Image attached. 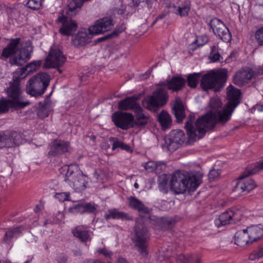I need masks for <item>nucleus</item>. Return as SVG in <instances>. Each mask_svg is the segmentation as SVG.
<instances>
[{"instance_id":"obj_19","label":"nucleus","mask_w":263,"mask_h":263,"mask_svg":"<svg viewBox=\"0 0 263 263\" xmlns=\"http://www.w3.org/2000/svg\"><path fill=\"white\" fill-rule=\"evenodd\" d=\"M238 220V218L236 217V214L234 211L229 210L221 214L218 218L215 219V223L217 227H220L235 222Z\"/></svg>"},{"instance_id":"obj_45","label":"nucleus","mask_w":263,"mask_h":263,"mask_svg":"<svg viewBox=\"0 0 263 263\" xmlns=\"http://www.w3.org/2000/svg\"><path fill=\"white\" fill-rule=\"evenodd\" d=\"M84 213L96 214L98 206L91 203L84 202Z\"/></svg>"},{"instance_id":"obj_55","label":"nucleus","mask_w":263,"mask_h":263,"mask_svg":"<svg viewBox=\"0 0 263 263\" xmlns=\"http://www.w3.org/2000/svg\"><path fill=\"white\" fill-rule=\"evenodd\" d=\"M208 41V38L206 35H201L199 36L197 40V43L198 46H201L206 43Z\"/></svg>"},{"instance_id":"obj_30","label":"nucleus","mask_w":263,"mask_h":263,"mask_svg":"<svg viewBox=\"0 0 263 263\" xmlns=\"http://www.w3.org/2000/svg\"><path fill=\"white\" fill-rule=\"evenodd\" d=\"M51 111L50 104L47 103H39L36 111L37 116L44 119L49 116Z\"/></svg>"},{"instance_id":"obj_5","label":"nucleus","mask_w":263,"mask_h":263,"mask_svg":"<svg viewBox=\"0 0 263 263\" xmlns=\"http://www.w3.org/2000/svg\"><path fill=\"white\" fill-rule=\"evenodd\" d=\"M50 82V77L46 73H39L32 77L26 86V92L32 96L43 95Z\"/></svg>"},{"instance_id":"obj_12","label":"nucleus","mask_w":263,"mask_h":263,"mask_svg":"<svg viewBox=\"0 0 263 263\" xmlns=\"http://www.w3.org/2000/svg\"><path fill=\"white\" fill-rule=\"evenodd\" d=\"M258 73L253 69L247 68L237 71L233 77V82L236 85L242 87L248 84L250 80L256 78Z\"/></svg>"},{"instance_id":"obj_58","label":"nucleus","mask_w":263,"mask_h":263,"mask_svg":"<svg viewBox=\"0 0 263 263\" xmlns=\"http://www.w3.org/2000/svg\"><path fill=\"white\" fill-rule=\"evenodd\" d=\"M256 108L260 111H263V104L256 105Z\"/></svg>"},{"instance_id":"obj_28","label":"nucleus","mask_w":263,"mask_h":263,"mask_svg":"<svg viewBox=\"0 0 263 263\" xmlns=\"http://www.w3.org/2000/svg\"><path fill=\"white\" fill-rule=\"evenodd\" d=\"M252 242L261 239L263 237V228L259 226H253L246 229Z\"/></svg>"},{"instance_id":"obj_9","label":"nucleus","mask_w":263,"mask_h":263,"mask_svg":"<svg viewBox=\"0 0 263 263\" xmlns=\"http://www.w3.org/2000/svg\"><path fill=\"white\" fill-rule=\"evenodd\" d=\"M185 140V135L183 130L176 129L172 130L165 139V144L170 152L177 149Z\"/></svg>"},{"instance_id":"obj_50","label":"nucleus","mask_w":263,"mask_h":263,"mask_svg":"<svg viewBox=\"0 0 263 263\" xmlns=\"http://www.w3.org/2000/svg\"><path fill=\"white\" fill-rule=\"evenodd\" d=\"M220 171L219 170L213 169L211 170L208 175L209 180L212 181L217 179L220 175Z\"/></svg>"},{"instance_id":"obj_63","label":"nucleus","mask_w":263,"mask_h":263,"mask_svg":"<svg viewBox=\"0 0 263 263\" xmlns=\"http://www.w3.org/2000/svg\"><path fill=\"white\" fill-rule=\"evenodd\" d=\"M58 70L60 73L62 72V71L60 69H58Z\"/></svg>"},{"instance_id":"obj_3","label":"nucleus","mask_w":263,"mask_h":263,"mask_svg":"<svg viewBox=\"0 0 263 263\" xmlns=\"http://www.w3.org/2000/svg\"><path fill=\"white\" fill-rule=\"evenodd\" d=\"M202 177L200 173L189 174L185 172L176 171L172 175L171 190L178 194L186 191L193 192L201 183Z\"/></svg>"},{"instance_id":"obj_48","label":"nucleus","mask_w":263,"mask_h":263,"mask_svg":"<svg viewBox=\"0 0 263 263\" xmlns=\"http://www.w3.org/2000/svg\"><path fill=\"white\" fill-rule=\"evenodd\" d=\"M69 196L70 194L68 192L58 193L55 195V198L61 202L69 200Z\"/></svg>"},{"instance_id":"obj_22","label":"nucleus","mask_w":263,"mask_h":263,"mask_svg":"<svg viewBox=\"0 0 263 263\" xmlns=\"http://www.w3.org/2000/svg\"><path fill=\"white\" fill-rule=\"evenodd\" d=\"M104 217L106 220H108L109 219L129 221L133 220L132 216L129 215L126 213L121 212L117 209L109 210L107 213L105 215Z\"/></svg>"},{"instance_id":"obj_51","label":"nucleus","mask_w":263,"mask_h":263,"mask_svg":"<svg viewBox=\"0 0 263 263\" xmlns=\"http://www.w3.org/2000/svg\"><path fill=\"white\" fill-rule=\"evenodd\" d=\"M192 255L185 256L184 255H180L177 257V261L180 263H191L192 262Z\"/></svg>"},{"instance_id":"obj_25","label":"nucleus","mask_w":263,"mask_h":263,"mask_svg":"<svg viewBox=\"0 0 263 263\" xmlns=\"http://www.w3.org/2000/svg\"><path fill=\"white\" fill-rule=\"evenodd\" d=\"M246 229L239 231L235 235V243L239 246H245L252 243Z\"/></svg>"},{"instance_id":"obj_53","label":"nucleus","mask_w":263,"mask_h":263,"mask_svg":"<svg viewBox=\"0 0 263 263\" xmlns=\"http://www.w3.org/2000/svg\"><path fill=\"white\" fill-rule=\"evenodd\" d=\"M97 252L103 255L106 258H111L113 255V253L111 251H109L105 248L99 249L97 250Z\"/></svg>"},{"instance_id":"obj_33","label":"nucleus","mask_w":263,"mask_h":263,"mask_svg":"<svg viewBox=\"0 0 263 263\" xmlns=\"http://www.w3.org/2000/svg\"><path fill=\"white\" fill-rule=\"evenodd\" d=\"M11 107L17 108V107L14 105L10 99H2L0 100V114L7 112Z\"/></svg>"},{"instance_id":"obj_36","label":"nucleus","mask_w":263,"mask_h":263,"mask_svg":"<svg viewBox=\"0 0 263 263\" xmlns=\"http://www.w3.org/2000/svg\"><path fill=\"white\" fill-rule=\"evenodd\" d=\"M200 78V73H193L190 74L187 78L188 85L192 88L196 87Z\"/></svg>"},{"instance_id":"obj_6","label":"nucleus","mask_w":263,"mask_h":263,"mask_svg":"<svg viewBox=\"0 0 263 263\" xmlns=\"http://www.w3.org/2000/svg\"><path fill=\"white\" fill-rule=\"evenodd\" d=\"M227 78L226 73L222 71H211L204 74L201 79V86L204 90L214 89L219 91Z\"/></svg>"},{"instance_id":"obj_61","label":"nucleus","mask_w":263,"mask_h":263,"mask_svg":"<svg viewBox=\"0 0 263 263\" xmlns=\"http://www.w3.org/2000/svg\"><path fill=\"white\" fill-rule=\"evenodd\" d=\"M2 135H1V133H0V148H2V145H3L2 144Z\"/></svg>"},{"instance_id":"obj_56","label":"nucleus","mask_w":263,"mask_h":263,"mask_svg":"<svg viewBox=\"0 0 263 263\" xmlns=\"http://www.w3.org/2000/svg\"><path fill=\"white\" fill-rule=\"evenodd\" d=\"M132 6L137 7L140 3L143 2L144 0H132Z\"/></svg>"},{"instance_id":"obj_24","label":"nucleus","mask_w":263,"mask_h":263,"mask_svg":"<svg viewBox=\"0 0 263 263\" xmlns=\"http://www.w3.org/2000/svg\"><path fill=\"white\" fill-rule=\"evenodd\" d=\"M86 228L85 226H78L72 230L73 236L78 238L81 241L86 242L91 240L90 232L88 230H83L82 229Z\"/></svg>"},{"instance_id":"obj_46","label":"nucleus","mask_w":263,"mask_h":263,"mask_svg":"<svg viewBox=\"0 0 263 263\" xmlns=\"http://www.w3.org/2000/svg\"><path fill=\"white\" fill-rule=\"evenodd\" d=\"M42 62L41 60L34 61L31 62L26 66V68L27 69V72L28 73L35 70L37 68L40 67V66L42 64Z\"/></svg>"},{"instance_id":"obj_59","label":"nucleus","mask_w":263,"mask_h":263,"mask_svg":"<svg viewBox=\"0 0 263 263\" xmlns=\"http://www.w3.org/2000/svg\"><path fill=\"white\" fill-rule=\"evenodd\" d=\"M192 257H193L192 258V261H193V260L195 259V261L196 263H201V261H200V260L199 258H195V257H193V256H192Z\"/></svg>"},{"instance_id":"obj_62","label":"nucleus","mask_w":263,"mask_h":263,"mask_svg":"<svg viewBox=\"0 0 263 263\" xmlns=\"http://www.w3.org/2000/svg\"><path fill=\"white\" fill-rule=\"evenodd\" d=\"M134 187L136 188V189H138L139 187V185L137 183H135L134 184Z\"/></svg>"},{"instance_id":"obj_31","label":"nucleus","mask_w":263,"mask_h":263,"mask_svg":"<svg viewBox=\"0 0 263 263\" xmlns=\"http://www.w3.org/2000/svg\"><path fill=\"white\" fill-rule=\"evenodd\" d=\"M158 121L164 128H168L172 124L170 115L165 111L162 110L158 115Z\"/></svg>"},{"instance_id":"obj_39","label":"nucleus","mask_w":263,"mask_h":263,"mask_svg":"<svg viewBox=\"0 0 263 263\" xmlns=\"http://www.w3.org/2000/svg\"><path fill=\"white\" fill-rule=\"evenodd\" d=\"M2 135V147H11L12 146V143L11 141V138L9 132L1 133Z\"/></svg>"},{"instance_id":"obj_47","label":"nucleus","mask_w":263,"mask_h":263,"mask_svg":"<svg viewBox=\"0 0 263 263\" xmlns=\"http://www.w3.org/2000/svg\"><path fill=\"white\" fill-rule=\"evenodd\" d=\"M190 10V5L186 4L179 6L178 8L177 13L181 16H186L188 15L189 12Z\"/></svg>"},{"instance_id":"obj_7","label":"nucleus","mask_w":263,"mask_h":263,"mask_svg":"<svg viewBox=\"0 0 263 263\" xmlns=\"http://www.w3.org/2000/svg\"><path fill=\"white\" fill-rule=\"evenodd\" d=\"M168 100V95L164 88H159L142 101V105L151 110L155 111L156 108L164 106Z\"/></svg>"},{"instance_id":"obj_21","label":"nucleus","mask_w":263,"mask_h":263,"mask_svg":"<svg viewBox=\"0 0 263 263\" xmlns=\"http://www.w3.org/2000/svg\"><path fill=\"white\" fill-rule=\"evenodd\" d=\"M138 98L136 96L126 97L124 100L120 101L118 103V107L120 110H135L139 105L137 103Z\"/></svg>"},{"instance_id":"obj_1","label":"nucleus","mask_w":263,"mask_h":263,"mask_svg":"<svg viewBox=\"0 0 263 263\" xmlns=\"http://www.w3.org/2000/svg\"><path fill=\"white\" fill-rule=\"evenodd\" d=\"M228 102L222 108L219 98L215 97L210 101L211 110L205 115L199 118L194 123L195 116L190 115L185 124L189 140L194 142L202 138L205 133L213 128L216 124L224 125L231 117L236 107L239 103L240 92L239 89L230 85L228 88Z\"/></svg>"},{"instance_id":"obj_49","label":"nucleus","mask_w":263,"mask_h":263,"mask_svg":"<svg viewBox=\"0 0 263 263\" xmlns=\"http://www.w3.org/2000/svg\"><path fill=\"white\" fill-rule=\"evenodd\" d=\"M255 39L258 44L263 46V27L258 29L255 34Z\"/></svg>"},{"instance_id":"obj_34","label":"nucleus","mask_w":263,"mask_h":263,"mask_svg":"<svg viewBox=\"0 0 263 263\" xmlns=\"http://www.w3.org/2000/svg\"><path fill=\"white\" fill-rule=\"evenodd\" d=\"M26 71L27 69L26 67L20 68L17 69L13 73V82L20 83V80L24 79L27 76V73H26Z\"/></svg>"},{"instance_id":"obj_52","label":"nucleus","mask_w":263,"mask_h":263,"mask_svg":"<svg viewBox=\"0 0 263 263\" xmlns=\"http://www.w3.org/2000/svg\"><path fill=\"white\" fill-rule=\"evenodd\" d=\"M157 164L156 162L154 161H148L146 163H145L144 164V167L145 169L149 172H152L154 171L157 167Z\"/></svg>"},{"instance_id":"obj_14","label":"nucleus","mask_w":263,"mask_h":263,"mask_svg":"<svg viewBox=\"0 0 263 263\" xmlns=\"http://www.w3.org/2000/svg\"><path fill=\"white\" fill-rule=\"evenodd\" d=\"M251 175L248 174L247 167L246 172L239 177V180L234 187V191L238 194H241L245 192L249 193L255 188L256 186L255 182L250 178H247L248 176Z\"/></svg>"},{"instance_id":"obj_35","label":"nucleus","mask_w":263,"mask_h":263,"mask_svg":"<svg viewBox=\"0 0 263 263\" xmlns=\"http://www.w3.org/2000/svg\"><path fill=\"white\" fill-rule=\"evenodd\" d=\"M11 141L12 143V146L19 145L23 141V135L20 132H9Z\"/></svg>"},{"instance_id":"obj_15","label":"nucleus","mask_w":263,"mask_h":263,"mask_svg":"<svg viewBox=\"0 0 263 263\" xmlns=\"http://www.w3.org/2000/svg\"><path fill=\"white\" fill-rule=\"evenodd\" d=\"M113 26L112 19L104 17L98 20L93 25L90 26L88 31L91 35L103 33L111 30Z\"/></svg>"},{"instance_id":"obj_64","label":"nucleus","mask_w":263,"mask_h":263,"mask_svg":"<svg viewBox=\"0 0 263 263\" xmlns=\"http://www.w3.org/2000/svg\"><path fill=\"white\" fill-rule=\"evenodd\" d=\"M29 262V261L28 260H27L24 263H28Z\"/></svg>"},{"instance_id":"obj_10","label":"nucleus","mask_w":263,"mask_h":263,"mask_svg":"<svg viewBox=\"0 0 263 263\" xmlns=\"http://www.w3.org/2000/svg\"><path fill=\"white\" fill-rule=\"evenodd\" d=\"M209 25L214 33L223 42L228 43L231 41L232 36L230 31L221 20L214 18L210 21Z\"/></svg>"},{"instance_id":"obj_4","label":"nucleus","mask_w":263,"mask_h":263,"mask_svg":"<svg viewBox=\"0 0 263 263\" xmlns=\"http://www.w3.org/2000/svg\"><path fill=\"white\" fill-rule=\"evenodd\" d=\"M64 181L77 191L84 190L88 185V177L77 166L65 165L61 168Z\"/></svg>"},{"instance_id":"obj_41","label":"nucleus","mask_w":263,"mask_h":263,"mask_svg":"<svg viewBox=\"0 0 263 263\" xmlns=\"http://www.w3.org/2000/svg\"><path fill=\"white\" fill-rule=\"evenodd\" d=\"M263 257V245L259 247L258 250L253 252L250 254L249 259L255 260Z\"/></svg>"},{"instance_id":"obj_42","label":"nucleus","mask_w":263,"mask_h":263,"mask_svg":"<svg viewBox=\"0 0 263 263\" xmlns=\"http://www.w3.org/2000/svg\"><path fill=\"white\" fill-rule=\"evenodd\" d=\"M22 227L14 228L8 231L5 234V238L6 239H11L14 236L19 234L21 232V229Z\"/></svg>"},{"instance_id":"obj_16","label":"nucleus","mask_w":263,"mask_h":263,"mask_svg":"<svg viewBox=\"0 0 263 263\" xmlns=\"http://www.w3.org/2000/svg\"><path fill=\"white\" fill-rule=\"evenodd\" d=\"M58 21L62 24V26L59 29V32L63 35H72L77 30V23L71 18L62 15L58 18Z\"/></svg>"},{"instance_id":"obj_43","label":"nucleus","mask_w":263,"mask_h":263,"mask_svg":"<svg viewBox=\"0 0 263 263\" xmlns=\"http://www.w3.org/2000/svg\"><path fill=\"white\" fill-rule=\"evenodd\" d=\"M43 0H28L26 3L27 7L33 10L40 8Z\"/></svg>"},{"instance_id":"obj_26","label":"nucleus","mask_w":263,"mask_h":263,"mask_svg":"<svg viewBox=\"0 0 263 263\" xmlns=\"http://www.w3.org/2000/svg\"><path fill=\"white\" fill-rule=\"evenodd\" d=\"M85 31H79L72 39V44L75 47L82 46L89 43L91 39Z\"/></svg>"},{"instance_id":"obj_60","label":"nucleus","mask_w":263,"mask_h":263,"mask_svg":"<svg viewBox=\"0 0 263 263\" xmlns=\"http://www.w3.org/2000/svg\"><path fill=\"white\" fill-rule=\"evenodd\" d=\"M163 17V15H159V16H158V17L156 18L155 21L154 22V24L155 23V22L158 20V19H161Z\"/></svg>"},{"instance_id":"obj_23","label":"nucleus","mask_w":263,"mask_h":263,"mask_svg":"<svg viewBox=\"0 0 263 263\" xmlns=\"http://www.w3.org/2000/svg\"><path fill=\"white\" fill-rule=\"evenodd\" d=\"M20 38L12 39L6 47L2 52V56L5 58H9L16 53L18 51V45L20 43Z\"/></svg>"},{"instance_id":"obj_8","label":"nucleus","mask_w":263,"mask_h":263,"mask_svg":"<svg viewBox=\"0 0 263 263\" xmlns=\"http://www.w3.org/2000/svg\"><path fill=\"white\" fill-rule=\"evenodd\" d=\"M66 58L62 52L55 47H51L45 59L43 67L46 68H59L62 66Z\"/></svg>"},{"instance_id":"obj_2","label":"nucleus","mask_w":263,"mask_h":263,"mask_svg":"<svg viewBox=\"0 0 263 263\" xmlns=\"http://www.w3.org/2000/svg\"><path fill=\"white\" fill-rule=\"evenodd\" d=\"M127 201L128 205L132 209L137 211L140 217L136 220V224L131 239L134 244V247L138 252L142 256H146L147 254V248L149 234L141 218L148 216L151 210L145 205L142 201L134 196L128 197Z\"/></svg>"},{"instance_id":"obj_20","label":"nucleus","mask_w":263,"mask_h":263,"mask_svg":"<svg viewBox=\"0 0 263 263\" xmlns=\"http://www.w3.org/2000/svg\"><path fill=\"white\" fill-rule=\"evenodd\" d=\"M69 146L68 143L60 140H55L52 142L48 155L55 156L62 154L68 151Z\"/></svg>"},{"instance_id":"obj_27","label":"nucleus","mask_w":263,"mask_h":263,"mask_svg":"<svg viewBox=\"0 0 263 263\" xmlns=\"http://www.w3.org/2000/svg\"><path fill=\"white\" fill-rule=\"evenodd\" d=\"M172 111L178 122H181L185 118L184 107L180 99H176L175 103L172 108Z\"/></svg>"},{"instance_id":"obj_11","label":"nucleus","mask_w":263,"mask_h":263,"mask_svg":"<svg viewBox=\"0 0 263 263\" xmlns=\"http://www.w3.org/2000/svg\"><path fill=\"white\" fill-rule=\"evenodd\" d=\"M115 124L122 129H127L134 126V116L130 113L116 111L112 116Z\"/></svg>"},{"instance_id":"obj_18","label":"nucleus","mask_w":263,"mask_h":263,"mask_svg":"<svg viewBox=\"0 0 263 263\" xmlns=\"http://www.w3.org/2000/svg\"><path fill=\"white\" fill-rule=\"evenodd\" d=\"M185 81L184 79L179 77H174L170 80L159 83V85L166 86L167 88L173 91H178L184 86Z\"/></svg>"},{"instance_id":"obj_32","label":"nucleus","mask_w":263,"mask_h":263,"mask_svg":"<svg viewBox=\"0 0 263 263\" xmlns=\"http://www.w3.org/2000/svg\"><path fill=\"white\" fill-rule=\"evenodd\" d=\"M110 141L112 142V150H115L117 148H120L122 149L125 150L127 152H132V149L130 146L126 144H125L121 141L118 140L116 138H111Z\"/></svg>"},{"instance_id":"obj_44","label":"nucleus","mask_w":263,"mask_h":263,"mask_svg":"<svg viewBox=\"0 0 263 263\" xmlns=\"http://www.w3.org/2000/svg\"><path fill=\"white\" fill-rule=\"evenodd\" d=\"M220 54L217 52V48L215 46L211 47L209 58L213 62L219 61L220 58Z\"/></svg>"},{"instance_id":"obj_38","label":"nucleus","mask_w":263,"mask_h":263,"mask_svg":"<svg viewBox=\"0 0 263 263\" xmlns=\"http://www.w3.org/2000/svg\"><path fill=\"white\" fill-rule=\"evenodd\" d=\"M261 170H263V160L248 166L249 174H255Z\"/></svg>"},{"instance_id":"obj_40","label":"nucleus","mask_w":263,"mask_h":263,"mask_svg":"<svg viewBox=\"0 0 263 263\" xmlns=\"http://www.w3.org/2000/svg\"><path fill=\"white\" fill-rule=\"evenodd\" d=\"M69 212L73 214L84 213V202H78L69 208Z\"/></svg>"},{"instance_id":"obj_57","label":"nucleus","mask_w":263,"mask_h":263,"mask_svg":"<svg viewBox=\"0 0 263 263\" xmlns=\"http://www.w3.org/2000/svg\"><path fill=\"white\" fill-rule=\"evenodd\" d=\"M118 263H128V261L123 257H120L118 258L117 260Z\"/></svg>"},{"instance_id":"obj_13","label":"nucleus","mask_w":263,"mask_h":263,"mask_svg":"<svg viewBox=\"0 0 263 263\" xmlns=\"http://www.w3.org/2000/svg\"><path fill=\"white\" fill-rule=\"evenodd\" d=\"M7 93L9 99L17 107H25L29 104L28 102L22 101V90L18 83L10 82V87L7 89Z\"/></svg>"},{"instance_id":"obj_37","label":"nucleus","mask_w":263,"mask_h":263,"mask_svg":"<svg viewBox=\"0 0 263 263\" xmlns=\"http://www.w3.org/2000/svg\"><path fill=\"white\" fill-rule=\"evenodd\" d=\"M168 178L165 174L160 175L158 178L159 188L163 192H167V185Z\"/></svg>"},{"instance_id":"obj_54","label":"nucleus","mask_w":263,"mask_h":263,"mask_svg":"<svg viewBox=\"0 0 263 263\" xmlns=\"http://www.w3.org/2000/svg\"><path fill=\"white\" fill-rule=\"evenodd\" d=\"M117 35H118L117 32L114 31L111 33L106 34L101 37H99V38L97 39V40H96V42H101L107 40L108 39H111Z\"/></svg>"},{"instance_id":"obj_17","label":"nucleus","mask_w":263,"mask_h":263,"mask_svg":"<svg viewBox=\"0 0 263 263\" xmlns=\"http://www.w3.org/2000/svg\"><path fill=\"white\" fill-rule=\"evenodd\" d=\"M32 52L33 48L32 47L23 49L16 56L10 58V63L16 66L23 65L30 59Z\"/></svg>"},{"instance_id":"obj_29","label":"nucleus","mask_w":263,"mask_h":263,"mask_svg":"<svg viewBox=\"0 0 263 263\" xmlns=\"http://www.w3.org/2000/svg\"><path fill=\"white\" fill-rule=\"evenodd\" d=\"M136 114V121H134V125L144 126L148 123V116L143 112V109L139 105L134 110Z\"/></svg>"}]
</instances>
